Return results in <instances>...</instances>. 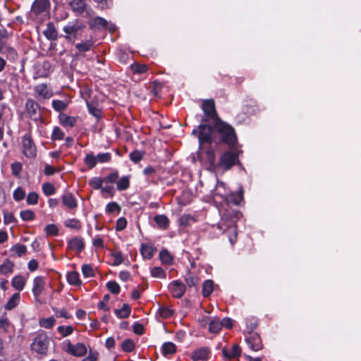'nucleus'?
Instances as JSON below:
<instances>
[{
	"instance_id": "f257e3e1",
	"label": "nucleus",
	"mask_w": 361,
	"mask_h": 361,
	"mask_svg": "<svg viewBox=\"0 0 361 361\" xmlns=\"http://www.w3.org/2000/svg\"><path fill=\"white\" fill-rule=\"evenodd\" d=\"M198 140L201 145L225 144L230 148L235 147L238 138L235 129L221 119L212 125L206 123V119L199 125Z\"/></svg>"
},
{
	"instance_id": "f03ea898",
	"label": "nucleus",
	"mask_w": 361,
	"mask_h": 361,
	"mask_svg": "<svg viewBox=\"0 0 361 361\" xmlns=\"http://www.w3.org/2000/svg\"><path fill=\"white\" fill-rule=\"evenodd\" d=\"M237 214L234 212H227L223 214L221 221L217 224V228L227 235L232 245L235 243L238 236Z\"/></svg>"
},
{
	"instance_id": "7ed1b4c3",
	"label": "nucleus",
	"mask_w": 361,
	"mask_h": 361,
	"mask_svg": "<svg viewBox=\"0 0 361 361\" xmlns=\"http://www.w3.org/2000/svg\"><path fill=\"white\" fill-rule=\"evenodd\" d=\"M237 163H239L238 155L231 151H226L221 155L216 169L224 171H228Z\"/></svg>"
},
{
	"instance_id": "20e7f679",
	"label": "nucleus",
	"mask_w": 361,
	"mask_h": 361,
	"mask_svg": "<svg viewBox=\"0 0 361 361\" xmlns=\"http://www.w3.org/2000/svg\"><path fill=\"white\" fill-rule=\"evenodd\" d=\"M49 346V338L42 333L35 336L30 345L31 350L37 354L46 355Z\"/></svg>"
},
{
	"instance_id": "39448f33",
	"label": "nucleus",
	"mask_w": 361,
	"mask_h": 361,
	"mask_svg": "<svg viewBox=\"0 0 361 361\" xmlns=\"http://www.w3.org/2000/svg\"><path fill=\"white\" fill-rule=\"evenodd\" d=\"M202 109L204 111V116L202 117L201 121L206 119V123H207V122L211 120L213 124L216 121L221 120L217 114L214 99L204 100L202 103Z\"/></svg>"
},
{
	"instance_id": "423d86ee",
	"label": "nucleus",
	"mask_w": 361,
	"mask_h": 361,
	"mask_svg": "<svg viewBox=\"0 0 361 361\" xmlns=\"http://www.w3.org/2000/svg\"><path fill=\"white\" fill-rule=\"evenodd\" d=\"M245 340L251 350L259 351L263 348L262 339L257 333H248L245 335Z\"/></svg>"
},
{
	"instance_id": "0eeeda50",
	"label": "nucleus",
	"mask_w": 361,
	"mask_h": 361,
	"mask_svg": "<svg viewBox=\"0 0 361 361\" xmlns=\"http://www.w3.org/2000/svg\"><path fill=\"white\" fill-rule=\"evenodd\" d=\"M23 153L27 157H34L36 155V147L29 135H25L23 137Z\"/></svg>"
},
{
	"instance_id": "6e6552de",
	"label": "nucleus",
	"mask_w": 361,
	"mask_h": 361,
	"mask_svg": "<svg viewBox=\"0 0 361 361\" xmlns=\"http://www.w3.org/2000/svg\"><path fill=\"white\" fill-rule=\"evenodd\" d=\"M84 27V26L79 23L78 21H76L73 24H69L63 27V30L66 34L64 37L66 39V40L69 42L73 43V41L72 40L71 35L75 38L78 34V32L80 30H82Z\"/></svg>"
},
{
	"instance_id": "1a4fd4ad",
	"label": "nucleus",
	"mask_w": 361,
	"mask_h": 361,
	"mask_svg": "<svg viewBox=\"0 0 361 361\" xmlns=\"http://www.w3.org/2000/svg\"><path fill=\"white\" fill-rule=\"evenodd\" d=\"M241 348L238 344H233L231 348H224L222 355L225 361L238 358L240 356Z\"/></svg>"
},
{
	"instance_id": "9d476101",
	"label": "nucleus",
	"mask_w": 361,
	"mask_h": 361,
	"mask_svg": "<svg viewBox=\"0 0 361 361\" xmlns=\"http://www.w3.org/2000/svg\"><path fill=\"white\" fill-rule=\"evenodd\" d=\"M200 145V147L202 150L205 152L206 154V158L209 164V166L212 169H216L217 164L216 163V155H215V150L212 147V144L209 145Z\"/></svg>"
},
{
	"instance_id": "9b49d317",
	"label": "nucleus",
	"mask_w": 361,
	"mask_h": 361,
	"mask_svg": "<svg viewBox=\"0 0 361 361\" xmlns=\"http://www.w3.org/2000/svg\"><path fill=\"white\" fill-rule=\"evenodd\" d=\"M210 350L207 347H201L195 350L191 353V359L193 361H206L209 359Z\"/></svg>"
},
{
	"instance_id": "f8f14e48",
	"label": "nucleus",
	"mask_w": 361,
	"mask_h": 361,
	"mask_svg": "<svg viewBox=\"0 0 361 361\" xmlns=\"http://www.w3.org/2000/svg\"><path fill=\"white\" fill-rule=\"evenodd\" d=\"M49 0H35L32 5L31 12L38 16L45 12L49 8Z\"/></svg>"
},
{
	"instance_id": "ddd939ff",
	"label": "nucleus",
	"mask_w": 361,
	"mask_h": 361,
	"mask_svg": "<svg viewBox=\"0 0 361 361\" xmlns=\"http://www.w3.org/2000/svg\"><path fill=\"white\" fill-rule=\"evenodd\" d=\"M39 106L33 99H29L27 100L25 104V109L27 113L30 115V117L35 121L40 118V115L37 114V110L39 109Z\"/></svg>"
},
{
	"instance_id": "4468645a",
	"label": "nucleus",
	"mask_w": 361,
	"mask_h": 361,
	"mask_svg": "<svg viewBox=\"0 0 361 361\" xmlns=\"http://www.w3.org/2000/svg\"><path fill=\"white\" fill-rule=\"evenodd\" d=\"M89 25L92 29H107L109 23L102 17H96L90 21Z\"/></svg>"
},
{
	"instance_id": "2eb2a0df",
	"label": "nucleus",
	"mask_w": 361,
	"mask_h": 361,
	"mask_svg": "<svg viewBox=\"0 0 361 361\" xmlns=\"http://www.w3.org/2000/svg\"><path fill=\"white\" fill-rule=\"evenodd\" d=\"M62 203L70 209L77 207V202L72 193L66 192L62 196Z\"/></svg>"
},
{
	"instance_id": "dca6fc26",
	"label": "nucleus",
	"mask_w": 361,
	"mask_h": 361,
	"mask_svg": "<svg viewBox=\"0 0 361 361\" xmlns=\"http://www.w3.org/2000/svg\"><path fill=\"white\" fill-rule=\"evenodd\" d=\"M114 312L119 319L128 318L131 313L130 305L127 303H124L121 309H115Z\"/></svg>"
},
{
	"instance_id": "f3484780",
	"label": "nucleus",
	"mask_w": 361,
	"mask_h": 361,
	"mask_svg": "<svg viewBox=\"0 0 361 361\" xmlns=\"http://www.w3.org/2000/svg\"><path fill=\"white\" fill-rule=\"evenodd\" d=\"M176 350V345L172 342H165L161 346L162 355L166 357L175 354Z\"/></svg>"
},
{
	"instance_id": "a211bd4d",
	"label": "nucleus",
	"mask_w": 361,
	"mask_h": 361,
	"mask_svg": "<svg viewBox=\"0 0 361 361\" xmlns=\"http://www.w3.org/2000/svg\"><path fill=\"white\" fill-rule=\"evenodd\" d=\"M85 245L82 238L75 237L70 240L68 242V247L72 250L80 252L84 249Z\"/></svg>"
},
{
	"instance_id": "6ab92c4d",
	"label": "nucleus",
	"mask_w": 361,
	"mask_h": 361,
	"mask_svg": "<svg viewBox=\"0 0 361 361\" xmlns=\"http://www.w3.org/2000/svg\"><path fill=\"white\" fill-rule=\"evenodd\" d=\"M44 36L49 40L57 39L58 33L53 23H49L47 29L44 31Z\"/></svg>"
},
{
	"instance_id": "aec40b11",
	"label": "nucleus",
	"mask_w": 361,
	"mask_h": 361,
	"mask_svg": "<svg viewBox=\"0 0 361 361\" xmlns=\"http://www.w3.org/2000/svg\"><path fill=\"white\" fill-rule=\"evenodd\" d=\"M221 329V319L217 317H212L208 327L209 331L212 334H217Z\"/></svg>"
},
{
	"instance_id": "412c9836",
	"label": "nucleus",
	"mask_w": 361,
	"mask_h": 361,
	"mask_svg": "<svg viewBox=\"0 0 361 361\" xmlns=\"http://www.w3.org/2000/svg\"><path fill=\"white\" fill-rule=\"evenodd\" d=\"M154 221L161 229H166L169 227V220L166 215L157 214L154 216Z\"/></svg>"
},
{
	"instance_id": "4be33fe9",
	"label": "nucleus",
	"mask_w": 361,
	"mask_h": 361,
	"mask_svg": "<svg viewBox=\"0 0 361 361\" xmlns=\"http://www.w3.org/2000/svg\"><path fill=\"white\" fill-rule=\"evenodd\" d=\"M69 6L72 8L74 12L82 13L85 8V3L84 0H71L69 2Z\"/></svg>"
},
{
	"instance_id": "5701e85b",
	"label": "nucleus",
	"mask_w": 361,
	"mask_h": 361,
	"mask_svg": "<svg viewBox=\"0 0 361 361\" xmlns=\"http://www.w3.org/2000/svg\"><path fill=\"white\" fill-rule=\"evenodd\" d=\"M60 123L64 126L73 127L76 123V118L73 116H69L65 114H60L59 115Z\"/></svg>"
},
{
	"instance_id": "b1692460",
	"label": "nucleus",
	"mask_w": 361,
	"mask_h": 361,
	"mask_svg": "<svg viewBox=\"0 0 361 361\" xmlns=\"http://www.w3.org/2000/svg\"><path fill=\"white\" fill-rule=\"evenodd\" d=\"M156 250V248L151 245H148L144 243L141 245L140 252L143 257L145 259H151Z\"/></svg>"
},
{
	"instance_id": "393cba45",
	"label": "nucleus",
	"mask_w": 361,
	"mask_h": 361,
	"mask_svg": "<svg viewBox=\"0 0 361 361\" xmlns=\"http://www.w3.org/2000/svg\"><path fill=\"white\" fill-rule=\"evenodd\" d=\"M14 264L8 259H6L2 264L0 265V273L4 275L11 274L13 272Z\"/></svg>"
},
{
	"instance_id": "a878e982",
	"label": "nucleus",
	"mask_w": 361,
	"mask_h": 361,
	"mask_svg": "<svg viewBox=\"0 0 361 361\" xmlns=\"http://www.w3.org/2000/svg\"><path fill=\"white\" fill-rule=\"evenodd\" d=\"M94 42L92 40H85L75 44V48L79 52H86L92 49Z\"/></svg>"
},
{
	"instance_id": "bb28decb",
	"label": "nucleus",
	"mask_w": 361,
	"mask_h": 361,
	"mask_svg": "<svg viewBox=\"0 0 361 361\" xmlns=\"http://www.w3.org/2000/svg\"><path fill=\"white\" fill-rule=\"evenodd\" d=\"M87 353V348L85 344L82 343H78L73 345V350L71 355L76 357H82Z\"/></svg>"
},
{
	"instance_id": "cd10ccee",
	"label": "nucleus",
	"mask_w": 361,
	"mask_h": 361,
	"mask_svg": "<svg viewBox=\"0 0 361 361\" xmlns=\"http://www.w3.org/2000/svg\"><path fill=\"white\" fill-rule=\"evenodd\" d=\"M87 106L90 114L94 116L97 119L102 117V109L97 107L94 103L87 102Z\"/></svg>"
},
{
	"instance_id": "c85d7f7f",
	"label": "nucleus",
	"mask_w": 361,
	"mask_h": 361,
	"mask_svg": "<svg viewBox=\"0 0 361 361\" xmlns=\"http://www.w3.org/2000/svg\"><path fill=\"white\" fill-rule=\"evenodd\" d=\"M12 286L18 291H21L25 284V279L22 276H15L11 281Z\"/></svg>"
},
{
	"instance_id": "c756f323",
	"label": "nucleus",
	"mask_w": 361,
	"mask_h": 361,
	"mask_svg": "<svg viewBox=\"0 0 361 361\" xmlns=\"http://www.w3.org/2000/svg\"><path fill=\"white\" fill-rule=\"evenodd\" d=\"M0 329L3 330L4 333L8 334L13 329V326L5 315L0 317Z\"/></svg>"
},
{
	"instance_id": "7c9ffc66",
	"label": "nucleus",
	"mask_w": 361,
	"mask_h": 361,
	"mask_svg": "<svg viewBox=\"0 0 361 361\" xmlns=\"http://www.w3.org/2000/svg\"><path fill=\"white\" fill-rule=\"evenodd\" d=\"M20 295H13L8 301L6 303L4 308L6 310H11L15 308L20 302Z\"/></svg>"
},
{
	"instance_id": "2f4dec72",
	"label": "nucleus",
	"mask_w": 361,
	"mask_h": 361,
	"mask_svg": "<svg viewBox=\"0 0 361 361\" xmlns=\"http://www.w3.org/2000/svg\"><path fill=\"white\" fill-rule=\"evenodd\" d=\"M159 259L163 263L166 264H171L173 261V255L166 249L160 251Z\"/></svg>"
},
{
	"instance_id": "473e14b6",
	"label": "nucleus",
	"mask_w": 361,
	"mask_h": 361,
	"mask_svg": "<svg viewBox=\"0 0 361 361\" xmlns=\"http://www.w3.org/2000/svg\"><path fill=\"white\" fill-rule=\"evenodd\" d=\"M0 53L7 54L11 59H14L17 56V53L16 50L8 46H6L0 42Z\"/></svg>"
},
{
	"instance_id": "72a5a7b5",
	"label": "nucleus",
	"mask_w": 361,
	"mask_h": 361,
	"mask_svg": "<svg viewBox=\"0 0 361 361\" xmlns=\"http://www.w3.org/2000/svg\"><path fill=\"white\" fill-rule=\"evenodd\" d=\"M68 282L74 286H80L81 281L79 279V274L76 271H71L67 274Z\"/></svg>"
},
{
	"instance_id": "f704fd0d",
	"label": "nucleus",
	"mask_w": 361,
	"mask_h": 361,
	"mask_svg": "<svg viewBox=\"0 0 361 361\" xmlns=\"http://www.w3.org/2000/svg\"><path fill=\"white\" fill-rule=\"evenodd\" d=\"M44 281L42 277H36L34 280L32 291L34 293H39L44 290Z\"/></svg>"
},
{
	"instance_id": "c9c22d12",
	"label": "nucleus",
	"mask_w": 361,
	"mask_h": 361,
	"mask_svg": "<svg viewBox=\"0 0 361 361\" xmlns=\"http://www.w3.org/2000/svg\"><path fill=\"white\" fill-rule=\"evenodd\" d=\"M246 330L248 333H252L257 326V319L255 317H250L245 319Z\"/></svg>"
},
{
	"instance_id": "e433bc0d",
	"label": "nucleus",
	"mask_w": 361,
	"mask_h": 361,
	"mask_svg": "<svg viewBox=\"0 0 361 361\" xmlns=\"http://www.w3.org/2000/svg\"><path fill=\"white\" fill-rule=\"evenodd\" d=\"M185 281L186 285L189 288H192L193 286H196V285L199 282V279H198V277H197L195 275L192 274V273L188 272V274L185 276Z\"/></svg>"
},
{
	"instance_id": "4c0bfd02",
	"label": "nucleus",
	"mask_w": 361,
	"mask_h": 361,
	"mask_svg": "<svg viewBox=\"0 0 361 361\" xmlns=\"http://www.w3.org/2000/svg\"><path fill=\"white\" fill-rule=\"evenodd\" d=\"M117 189L118 190H125L128 188L130 185V180L128 176H123L116 182Z\"/></svg>"
},
{
	"instance_id": "58836bf2",
	"label": "nucleus",
	"mask_w": 361,
	"mask_h": 361,
	"mask_svg": "<svg viewBox=\"0 0 361 361\" xmlns=\"http://www.w3.org/2000/svg\"><path fill=\"white\" fill-rule=\"evenodd\" d=\"M215 290L214 283L212 280H206L202 284V293H212Z\"/></svg>"
},
{
	"instance_id": "ea45409f",
	"label": "nucleus",
	"mask_w": 361,
	"mask_h": 361,
	"mask_svg": "<svg viewBox=\"0 0 361 361\" xmlns=\"http://www.w3.org/2000/svg\"><path fill=\"white\" fill-rule=\"evenodd\" d=\"M65 226L68 228L80 230L81 228V223L78 219H70L65 221Z\"/></svg>"
},
{
	"instance_id": "a19ab883",
	"label": "nucleus",
	"mask_w": 361,
	"mask_h": 361,
	"mask_svg": "<svg viewBox=\"0 0 361 361\" xmlns=\"http://www.w3.org/2000/svg\"><path fill=\"white\" fill-rule=\"evenodd\" d=\"M158 312H159V316L163 319L169 318L173 314V311L171 309H170L166 306L160 307L159 308Z\"/></svg>"
},
{
	"instance_id": "79ce46f5",
	"label": "nucleus",
	"mask_w": 361,
	"mask_h": 361,
	"mask_svg": "<svg viewBox=\"0 0 361 361\" xmlns=\"http://www.w3.org/2000/svg\"><path fill=\"white\" fill-rule=\"evenodd\" d=\"M57 331L62 337H66L73 332V328L72 326H59L57 328Z\"/></svg>"
},
{
	"instance_id": "37998d69",
	"label": "nucleus",
	"mask_w": 361,
	"mask_h": 361,
	"mask_svg": "<svg viewBox=\"0 0 361 361\" xmlns=\"http://www.w3.org/2000/svg\"><path fill=\"white\" fill-rule=\"evenodd\" d=\"M131 69L135 73L142 74L147 71V66L145 64L133 63L131 65Z\"/></svg>"
},
{
	"instance_id": "c03bdc74",
	"label": "nucleus",
	"mask_w": 361,
	"mask_h": 361,
	"mask_svg": "<svg viewBox=\"0 0 361 361\" xmlns=\"http://www.w3.org/2000/svg\"><path fill=\"white\" fill-rule=\"evenodd\" d=\"M144 154V152L134 150L130 154L129 157L132 161H133L134 163H138L142 159Z\"/></svg>"
},
{
	"instance_id": "a18cd8bd",
	"label": "nucleus",
	"mask_w": 361,
	"mask_h": 361,
	"mask_svg": "<svg viewBox=\"0 0 361 361\" xmlns=\"http://www.w3.org/2000/svg\"><path fill=\"white\" fill-rule=\"evenodd\" d=\"M121 347L123 351L130 353L133 351L135 348V343L130 339H126L123 341Z\"/></svg>"
},
{
	"instance_id": "49530a36",
	"label": "nucleus",
	"mask_w": 361,
	"mask_h": 361,
	"mask_svg": "<svg viewBox=\"0 0 361 361\" xmlns=\"http://www.w3.org/2000/svg\"><path fill=\"white\" fill-rule=\"evenodd\" d=\"M35 91L37 94L44 98H47L49 97V91L47 89V86L46 84H41L35 87Z\"/></svg>"
},
{
	"instance_id": "de8ad7c7",
	"label": "nucleus",
	"mask_w": 361,
	"mask_h": 361,
	"mask_svg": "<svg viewBox=\"0 0 361 361\" xmlns=\"http://www.w3.org/2000/svg\"><path fill=\"white\" fill-rule=\"evenodd\" d=\"M67 103L61 101V100H53L52 101V106L56 111H62L66 109Z\"/></svg>"
},
{
	"instance_id": "09e8293b",
	"label": "nucleus",
	"mask_w": 361,
	"mask_h": 361,
	"mask_svg": "<svg viewBox=\"0 0 361 361\" xmlns=\"http://www.w3.org/2000/svg\"><path fill=\"white\" fill-rule=\"evenodd\" d=\"M103 183H104V178L94 177L90 180L89 184L94 189L99 190L102 188Z\"/></svg>"
},
{
	"instance_id": "8fccbe9b",
	"label": "nucleus",
	"mask_w": 361,
	"mask_h": 361,
	"mask_svg": "<svg viewBox=\"0 0 361 361\" xmlns=\"http://www.w3.org/2000/svg\"><path fill=\"white\" fill-rule=\"evenodd\" d=\"M42 190H43V192L47 196H49V195H53L55 192L56 189L53 184H51L50 183H45L42 185Z\"/></svg>"
},
{
	"instance_id": "3c124183",
	"label": "nucleus",
	"mask_w": 361,
	"mask_h": 361,
	"mask_svg": "<svg viewBox=\"0 0 361 361\" xmlns=\"http://www.w3.org/2000/svg\"><path fill=\"white\" fill-rule=\"evenodd\" d=\"M54 323H55V319L53 317L42 319L39 321L40 326L45 329L51 328L54 326Z\"/></svg>"
},
{
	"instance_id": "603ef678",
	"label": "nucleus",
	"mask_w": 361,
	"mask_h": 361,
	"mask_svg": "<svg viewBox=\"0 0 361 361\" xmlns=\"http://www.w3.org/2000/svg\"><path fill=\"white\" fill-rule=\"evenodd\" d=\"M85 163L90 169H92L96 166L97 163V158L93 154H89L85 158Z\"/></svg>"
},
{
	"instance_id": "864d4df0",
	"label": "nucleus",
	"mask_w": 361,
	"mask_h": 361,
	"mask_svg": "<svg viewBox=\"0 0 361 361\" xmlns=\"http://www.w3.org/2000/svg\"><path fill=\"white\" fill-rule=\"evenodd\" d=\"M11 251H14L18 255V256L21 257L26 252L27 247L24 245L16 244L13 246Z\"/></svg>"
},
{
	"instance_id": "5fc2aeb1",
	"label": "nucleus",
	"mask_w": 361,
	"mask_h": 361,
	"mask_svg": "<svg viewBox=\"0 0 361 361\" xmlns=\"http://www.w3.org/2000/svg\"><path fill=\"white\" fill-rule=\"evenodd\" d=\"M106 288L111 293H118L120 291L119 285L114 281L108 282L106 283Z\"/></svg>"
},
{
	"instance_id": "6e6d98bb",
	"label": "nucleus",
	"mask_w": 361,
	"mask_h": 361,
	"mask_svg": "<svg viewBox=\"0 0 361 361\" xmlns=\"http://www.w3.org/2000/svg\"><path fill=\"white\" fill-rule=\"evenodd\" d=\"M212 317H210L207 315H202L198 318L199 325L202 328H206L207 326H209V322Z\"/></svg>"
},
{
	"instance_id": "4d7b16f0",
	"label": "nucleus",
	"mask_w": 361,
	"mask_h": 361,
	"mask_svg": "<svg viewBox=\"0 0 361 361\" xmlns=\"http://www.w3.org/2000/svg\"><path fill=\"white\" fill-rule=\"evenodd\" d=\"M64 137V133L59 128L55 127L53 130L51 139L53 140H62Z\"/></svg>"
},
{
	"instance_id": "13d9d810",
	"label": "nucleus",
	"mask_w": 361,
	"mask_h": 361,
	"mask_svg": "<svg viewBox=\"0 0 361 361\" xmlns=\"http://www.w3.org/2000/svg\"><path fill=\"white\" fill-rule=\"evenodd\" d=\"M96 158H97V162L106 163V162L110 161V160L111 159V154L109 152L99 154H97Z\"/></svg>"
},
{
	"instance_id": "bf43d9fd",
	"label": "nucleus",
	"mask_w": 361,
	"mask_h": 361,
	"mask_svg": "<svg viewBox=\"0 0 361 361\" xmlns=\"http://www.w3.org/2000/svg\"><path fill=\"white\" fill-rule=\"evenodd\" d=\"M25 197V192L23 189L20 187H18L13 192V198L16 201H20L23 200Z\"/></svg>"
},
{
	"instance_id": "052dcab7",
	"label": "nucleus",
	"mask_w": 361,
	"mask_h": 361,
	"mask_svg": "<svg viewBox=\"0 0 361 361\" xmlns=\"http://www.w3.org/2000/svg\"><path fill=\"white\" fill-rule=\"evenodd\" d=\"M47 235L56 236L59 234V228L55 224H49L45 227Z\"/></svg>"
},
{
	"instance_id": "680f3d73",
	"label": "nucleus",
	"mask_w": 361,
	"mask_h": 361,
	"mask_svg": "<svg viewBox=\"0 0 361 361\" xmlns=\"http://www.w3.org/2000/svg\"><path fill=\"white\" fill-rule=\"evenodd\" d=\"M20 217L23 221H30L34 219L35 213L29 209L24 210L20 212Z\"/></svg>"
},
{
	"instance_id": "e2e57ef3",
	"label": "nucleus",
	"mask_w": 361,
	"mask_h": 361,
	"mask_svg": "<svg viewBox=\"0 0 361 361\" xmlns=\"http://www.w3.org/2000/svg\"><path fill=\"white\" fill-rule=\"evenodd\" d=\"M151 274L153 277L157 278H164L165 276V273L164 269L161 267H155L152 269Z\"/></svg>"
},
{
	"instance_id": "0e129e2a",
	"label": "nucleus",
	"mask_w": 361,
	"mask_h": 361,
	"mask_svg": "<svg viewBox=\"0 0 361 361\" xmlns=\"http://www.w3.org/2000/svg\"><path fill=\"white\" fill-rule=\"evenodd\" d=\"M82 271L85 277H91L94 276V270L90 264H83Z\"/></svg>"
},
{
	"instance_id": "69168bd1",
	"label": "nucleus",
	"mask_w": 361,
	"mask_h": 361,
	"mask_svg": "<svg viewBox=\"0 0 361 361\" xmlns=\"http://www.w3.org/2000/svg\"><path fill=\"white\" fill-rule=\"evenodd\" d=\"M38 198L37 193L32 192L28 194L26 201L28 204H36L38 202Z\"/></svg>"
},
{
	"instance_id": "338daca9",
	"label": "nucleus",
	"mask_w": 361,
	"mask_h": 361,
	"mask_svg": "<svg viewBox=\"0 0 361 361\" xmlns=\"http://www.w3.org/2000/svg\"><path fill=\"white\" fill-rule=\"evenodd\" d=\"M118 178V173L117 171L113 172L104 178V183H114L117 182Z\"/></svg>"
},
{
	"instance_id": "774afa93",
	"label": "nucleus",
	"mask_w": 361,
	"mask_h": 361,
	"mask_svg": "<svg viewBox=\"0 0 361 361\" xmlns=\"http://www.w3.org/2000/svg\"><path fill=\"white\" fill-rule=\"evenodd\" d=\"M106 210L108 213H113L116 211L119 212L121 211V207L116 202H112L106 205Z\"/></svg>"
}]
</instances>
